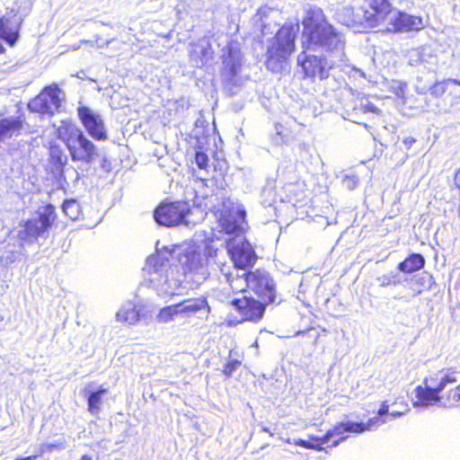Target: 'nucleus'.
I'll list each match as a JSON object with an SVG mask.
<instances>
[{
    "label": "nucleus",
    "mask_w": 460,
    "mask_h": 460,
    "mask_svg": "<svg viewBox=\"0 0 460 460\" xmlns=\"http://www.w3.org/2000/svg\"><path fill=\"white\" fill-rule=\"evenodd\" d=\"M301 46L304 51L332 52L342 49L341 32L330 22L323 8L312 6L301 21Z\"/></svg>",
    "instance_id": "f257e3e1"
},
{
    "label": "nucleus",
    "mask_w": 460,
    "mask_h": 460,
    "mask_svg": "<svg viewBox=\"0 0 460 460\" xmlns=\"http://www.w3.org/2000/svg\"><path fill=\"white\" fill-rule=\"evenodd\" d=\"M56 137L64 144L74 163L92 164L100 158L98 147L73 120H61Z\"/></svg>",
    "instance_id": "f03ea898"
},
{
    "label": "nucleus",
    "mask_w": 460,
    "mask_h": 460,
    "mask_svg": "<svg viewBox=\"0 0 460 460\" xmlns=\"http://www.w3.org/2000/svg\"><path fill=\"white\" fill-rule=\"evenodd\" d=\"M298 24L285 22L279 26L266 51L265 66L271 72H279L296 49Z\"/></svg>",
    "instance_id": "7ed1b4c3"
},
{
    "label": "nucleus",
    "mask_w": 460,
    "mask_h": 460,
    "mask_svg": "<svg viewBox=\"0 0 460 460\" xmlns=\"http://www.w3.org/2000/svg\"><path fill=\"white\" fill-rule=\"evenodd\" d=\"M458 372L451 367L430 374L424 380V386L415 388L417 402L424 406L440 403L446 407V387L457 382Z\"/></svg>",
    "instance_id": "20e7f679"
},
{
    "label": "nucleus",
    "mask_w": 460,
    "mask_h": 460,
    "mask_svg": "<svg viewBox=\"0 0 460 460\" xmlns=\"http://www.w3.org/2000/svg\"><path fill=\"white\" fill-rule=\"evenodd\" d=\"M58 219L55 207L46 204L38 211L37 217L29 218L22 224V229L18 234V238L24 243H34L40 237L47 238L49 229Z\"/></svg>",
    "instance_id": "39448f33"
},
{
    "label": "nucleus",
    "mask_w": 460,
    "mask_h": 460,
    "mask_svg": "<svg viewBox=\"0 0 460 460\" xmlns=\"http://www.w3.org/2000/svg\"><path fill=\"white\" fill-rule=\"evenodd\" d=\"M63 101L62 91L57 84L45 86L39 94L28 102L30 111L40 115H53L61 108Z\"/></svg>",
    "instance_id": "423d86ee"
},
{
    "label": "nucleus",
    "mask_w": 460,
    "mask_h": 460,
    "mask_svg": "<svg viewBox=\"0 0 460 460\" xmlns=\"http://www.w3.org/2000/svg\"><path fill=\"white\" fill-rule=\"evenodd\" d=\"M73 167L69 164L68 155L57 142H49L48 146V161L46 172L58 182L66 181V172Z\"/></svg>",
    "instance_id": "0eeeda50"
},
{
    "label": "nucleus",
    "mask_w": 460,
    "mask_h": 460,
    "mask_svg": "<svg viewBox=\"0 0 460 460\" xmlns=\"http://www.w3.org/2000/svg\"><path fill=\"white\" fill-rule=\"evenodd\" d=\"M361 11V22L368 28H376L387 22L394 7L390 0H365Z\"/></svg>",
    "instance_id": "6e6552de"
},
{
    "label": "nucleus",
    "mask_w": 460,
    "mask_h": 460,
    "mask_svg": "<svg viewBox=\"0 0 460 460\" xmlns=\"http://www.w3.org/2000/svg\"><path fill=\"white\" fill-rule=\"evenodd\" d=\"M248 289L253 292L259 299L272 304L276 299V285L266 271L256 269L247 270Z\"/></svg>",
    "instance_id": "1a4fd4ad"
},
{
    "label": "nucleus",
    "mask_w": 460,
    "mask_h": 460,
    "mask_svg": "<svg viewBox=\"0 0 460 460\" xmlns=\"http://www.w3.org/2000/svg\"><path fill=\"white\" fill-rule=\"evenodd\" d=\"M230 305L240 315L242 323H258L263 318L266 306L270 305V303L262 299H255L251 296L243 295L233 299Z\"/></svg>",
    "instance_id": "9d476101"
},
{
    "label": "nucleus",
    "mask_w": 460,
    "mask_h": 460,
    "mask_svg": "<svg viewBox=\"0 0 460 460\" xmlns=\"http://www.w3.org/2000/svg\"><path fill=\"white\" fill-rule=\"evenodd\" d=\"M189 211L183 201L162 203L154 210V218L161 226H174L183 222Z\"/></svg>",
    "instance_id": "9b49d317"
},
{
    "label": "nucleus",
    "mask_w": 460,
    "mask_h": 460,
    "mask_svg": "<svg viewBox=\"0 0 460 460\" xmlns=\"http://www.w3.org/2000/svg\"><path fill=\"white\" fill-rule=\"evenodd\" d=\"M226 248L227 253L236 269L244 270L255 264L257 256L247 240L243 239L237 243L228 241Z\"/></svg>",
    "instance_id": "f8f14e48"
},
{
    "label": "nucleus",
    "mask_w": 460,
    "mask_h": 460,
    "mask_svg": "<svg viewBox=\"0 0 460 460\" xmlns=\"http://www.w3.org/2000/svg\"><path fill=\"white\" fill-rule=\"evenodd\" d=\"M77 115L88 135L94 140L105 141L108 133L102 117L86 106L77 108Z\"/></svg>",
    "instance_id": "ddd939ff"
},
{
    "label": "nucleus",
    "mask_w": 460,
    "mask_h": 460,
    "mask_svg": "<svg viewBox=\"0 0 460 460\" xmlns=\"http://www.w3.org/2000/svg\"><path fill=\"white\" fill-rule=\"evenodd\" d=\"M303 71V78L310 79L312 82L318 78L326 80L330 75L332 65H330L323 57L308 54L299 62Z\"/></svg>",
    "instance_id": "4468645a"
},
{
    "label": "nucleus",
    "mask_w": 460,
    "mask_h": 460,
    "mask_svg": "<svg viewBox=\"0 0 460 460\" xmlns=\"http://www.w3.org/2000/svg\"><path fill=\"white\" fill-rule=\"evenodd\" d=\"M22 26V20L14 10L7 12L0 16V39L8 46L13 47L19 38Z\"/></svg>",
    "instance_id": "2eb2a0df"
},
{
    "label": "nucleus",
    "mask_w": 460,
    "mask_h": 460,
    "mask_svg": "<svg viewBox=\"0 0 460 460\" xmlns=\"http://www.w3.org/2000/svg\"><path fill=\"white\" fill-rule=\"evenodd\" d=\"M421 25V19L410 15L402 11H396L394 16L388 22L385 29L387 32H403L418 30Z\"/></svg>",
    "instance_id": "dca6fc26"
},
{
    "label": "nucleus",
    "mask_w": 460,
    "mask_h": 460,
    "mask_svg": "<svg viewBox=\"0 0 460 460\" xmlns=\"http://www.w3.org/2000/svg\"><path fill=\"white\" fill-rule=\"evenodd\" d=\"M22 116L15 118H3L0 119V142L13 136L20 135L25 125Z\"/></svg>",
    "instance_id": "f3484780"
},
{
    "label": "nucleus",
    "mask_w": 460,
    "mask_h": 460,
    "mask_svg": "<svg viewBox=\"0 0 460 460\" xmlns=\"http://www.w3.org/2000/svg\"><path fill=\"white\" fill-rule=\"evenodd\" d=\"M178 305L180 314L183 316H190L202 310H206L208 313L210 312L208 299L204 296L184 299L179 302Z\"/></svg>",
    "instance_id": "a211bd4d"
},
{
    "label": "nucleus",
    "mask_w": 460,
    "mask_h": 460,
    "mask_svg": "<svg viewBox=\"0 0 460 460\" xmlns=\"http://www.w3.org/2000/svg\"><path fill=\"white\" fill-rule=\"evenodd\" d=\"M426 261L422 254L412 252L397 264V270L404 274H412L425 267Z\"/></svg>",
    "instance_id": "6ab92c4d"
},
{
    "label": "nucleus",
    "mask_w": 460,
    "mask_h": 460,
    "mask_svg": "<svg viewBox=\"0 0 460 460\" xmlns=\"http://www.w3.org/2000/svg\"><path fill=\"white\" fill-rule=\"evenodd\" d=\"M225 265L221 267V272L225 277L226 281L233 294L245 292L248 289V279L245 272L243 275H234L230 272L229 269L225 270Z\"/></svg>",
    "instance_id": "aec40b11"
},
{
    "label": "nucleus",
    "mask_w": 460,
    "mask_h": 460,
    "mask_svg": "<svg viewBox=\"0 0 460 460\" xmlns=\"http://www.w3.org/2000/svg\"><path fill=\"white\" fill-rule=\"evenodd\" d=\"M116 319L123 324L134 325L140 320V313L137 306L130 303L117 312Z\"/></svg>",
    "instance_id": "412c9836"
},
{
    "label": "nucleus",
    "mask_w": 460,
    "mask_h": 460,
    "mask_svg": "<svg viewBox=\"0 0 460 460\" xmlns=\"http://www.w3.org/2000/svg\"><path fill=\"white\" fill-rule=\"evenodd\" d=\"M345 433L342 422H339L329 429L323 436L319 437L317 440L320 441L322 447L328 443H330L331 446L336 447L340 442L346 438L344 436Z\"/></svg>",
    "instance_id": "4be33fe9"
},
{
    "label": "nucleus",
    "mask_w": 460,
    "mask_h": 460,
    "mask_svg": "<svg viewBox=\"0 0 460 460\" xmlns=\"http://www.w3.org/2000/svg\"><path fill=\"white\" fill-rule=\"evenodd\" d=\"M379 422V419L376 417L370 418L367 422H342L345 432L360 434L365 431L371 430L374 427H376Z\"/></svg>",
    "instance_id": "5701e85b"
},
{
    "label": "nucleus",
    "mask_w": 460,
    "mask_h": 460,
    "mask_svg": "<svg viewBox=\"0 0 460 460\" xmlns=\"http://www.w3.org/2000/svg\"><path fill=\"white\" fill-rule=\"evenodd\" d=\"M108 388L100 386L96 391L90 392L87 396V409L91 413H96L102 403V397L108 394Z\"/></svg>",
    "instance_id": "b1692460"
},
{
    "label": "nucleus",
    "mask_w": 460,
    "mask_h": 460,
    "mask_svg": "<svg viewBox=\"0 0 460 460\" xmlns=\"http://www.w3.org/2000/svg\"><path fill=\"white\" fill-rule=\"evenodd\" d=\"M220 226L223 231L227 234L240 235L243 233L242 223L228 215L221 219Z\"/></svg>",
    "instance_id": "393cba45"
},
{
    "label": "nucleus",
    "mask_w": 460,
    "mask_h": 460,
    "mask_svg": "<svg viewBox=\"0 0 460 460\" xmlns=\"http://www.w3.org/2000/svg\"><path fill=\"white\" fill-rule=\"evenodd\" d=\"M449 83H452L456 85L460 86V80L457 79H444L441 81L435 82L430 87H429V93L435 97V98H440L442 97L447 90V85Z\"/></svg>",
    "instance_id": "a878e982"
},
{
    "label": "nucleus",
    "mask_w": 460,
    "mask_h": 460,
    "mask_svg": "<svg viewBox=\"0 0 460 460\" xmlns=\"http://www.w3.org/2000/svg\"><path fill=\"white\" fill-rule=\"evenodd\" d=\"M178 303L164 306L158 313V319L162 322H169L173 320L177 315H181Z\"/></svg>",
    "instance_id": "bb28decb"
},
{
    "label": "nucleus",
    "mask_w": 460,
    "mask_h": 460,
    "mask_svg": "<svg viewBox=\"0 0 460 460\" xmlns=\"http://www.w3.org/2000/svg\"><path fill=\"white\" fill-rule=\"evenodd\" d=\"M446 407H456L460 406V384L454 389L446 391Z\"/></svg>",
    "instance_id": "cd10ccee"
},
{
    "label": "nucleus",
    "mask_w": 460,
    "mask_h": 460,
    "mask_svg": "<svg viewBox=\"0 0 460 460\" xmlns=\"http://www.w3.org/2000/svg\"><path fill=\"white\" fill-rule=\"evenodd\" d=\"M79 206L75 200H65L62 204L64 213L71 220H75L79 215Z\"/></svg>",
    "instance_id": "c85d7f7f"
},
{
    "label": "nucleus",
    "mask_w": 460,
    "mask_h": 460,
    "mask_svg": "<svg viewBox=\"0 0 460 460\" xmlns=\"http://www.w3.org/2000/svg\"><path fill=\"white\" fill-rule=\"evenodd\" d=\"M377 280L380 282V285L382 287L396 286L400 284V279L398 276L394 272L384 274L378 277Z\"/></svg>",
    "instance_id": "c756f323"
},
{
    "label": "nucleus",
    "mask_w": 460,
    "mask_h": 460,
    "mask_svg": "<svg viewBox=\"0 0 460 460\" xmlns=\"http://www.w3.org/2000/svg\"><path fill=\"white\" fill-rule=\"evenodd\" d=\"M242 365L239 359H228L225 364L222 373L226 376H232L233 373Z\"/></svg>",
    "instance_id": "7c9ffc66"
},
{
    "label": "nucleus",
    "mask_w": 460,
    "mask_h": 460,
    "mask_svg": "<svg viewBox=\"0 0 460 460\" xmlns=\"http://www.w3.org/2000/svg\"><path fill=\"white\" fill-rule=\"evenodd\" d=\"M389 407H390V404L388 403V402L383 401L380 404L378 411H377V415L384 416V415L390 414L394 418H398V417H401L404 413V411H390Z\"/></svg>",
    "instance_id": "2f4dec72"
},
{
    "label": "nucleus",
    "mask_w": 460,
    "mask_h": 460,
    "mask_svg": "<svg viewBox=\"0 0 460 460\" xmlns=\"http://www.w3.org/2000/svg\"><path fill=\"white\" fill-rule=\"evenodd\" d=\"M318 438L319 437L312 438V440H315V443H312L310 441L304 440V439L300 438V439H297L295 441V445L300 446L302 447L308 448V449L321 450L323 448V447H322V444H320V441L317 440Z\"/></svg>",
    "instance_id": "473e14b6"
},
{
    "label": "nucleus",
    "mask_w": 460,
    "mask_h": 460,
    "mask_svg": "<svg viewBox=\"0 0 460 460\" xmlns=\"http://www.w3.org/2000/svg\"><path fill=\"white\" fill-rule=\"evenodd\" d=\"M195 162L199 169L206 170L208 167L209 158L205 152L198 151L195 154Z\"/></svg>",
    "instance_id": "72a5a7b5"
},
{
    "label": "nucleus",
    "mask_w": 460,
    "mask_h": 460,
    "mask_svg": "<svg viewBox=\"0 0 460 460\" xmlns=\"http://www.w3.org/2000/svg\"><path fill=\"white\" fill-rule=\"evenodd\" d=\"M362 111L364 112L370 111V112H373V113H376V114L380 113V110L377 107H376L375 105L371 104V103H367V104L364 105L362 107Z\"/></svg>",
    "instance_id": "f704fd0d"
},
{
    "label": "nucleus",
    "mask_w": 460,
    "mask_h": 460,
    "mask_svg": "<svg viewBox=\"0 0 460 460\" xmlns=\"http://www.w3.org/2000/svg\"><path fill=\"white\" fill-rule=\"evenodd\" d=\"M454 183L456 188L460 191V168L456 170L454 176Z\"/></svg>",
    "instance_id": "c9c22d12"
},
{
    "label": "nucleus",
    "mask_w": 460,
    "mask_h": 460,
    "mask_svg": "<svg viewBox=\"0 0 460 460\" xmlns=\"http://www.w3.org/2000/svg\"><path fill=\"white\" fill-rule=\"evenodd\" d=\"M414 142L415 139L413 137H406L403 139V143L407 147H410Z\"/></svg>",
    "instance_id": "e433bc0d"
},
{
    "label": "nucleus",
    "mask_w": 460,
    "mask_h": 460,
    "mask_svg": "<svg viewBox=\"0 0 460 460\" xmlns=\"http://www.w3.org/2000/svg\"><path fill=\"white\" fill-rule=\"evenodd\" d=\"M213 51L210 47L205 48L202 49V55L204 57H210L212 55Z\"/></svg>",
    "instance_id": "4c0bfd02"
},
{
    "label": "nucleus",
    "mask_w": 460,
    "mask_h": 460,
    "mask_svg": "<svg viewBox=\"0 0 460 460\" xmlns=\"http://www.w3.org/2000/svg\"><path fill=\"white\" fill-rule=\"evenodd\" d=\"M6 52V49L4 48V46L2 44V42L0 41V55H4L5 54Z\"/></svg>",
    "instance_id": "58836bf2"
},
{
    "label": "nucleus",
    "mask_w": 460,
    "mask_h": 460,
    "mask_svg": "<svg viewBox=\"0 0 460 460\" xmlns=\"http://www.w3.org/2000/svg\"><path fill=\"white\" fill-rule=\"evenodd\" d=\"M79 460H92V457L88 455H84L80 457Z\"/></svg>",
    "instance_id": "ea45409f"
},
{
    "label": "nucleus",
    "mask_w": 460,
    "mask_h": 460,
    "mask_svg": "<svg viewBox=\"0 0 460 460\" xmlns=\"http://www.w3.org/2000/svg\"><path fill=\"white\" fill-rule=\"evenodd\" d=\"M301 185L303 187V189H305L306 187V183L305 181H301Z\"/></svg>",
    "instance_id": "a19ab883"
},
{
    "label": "nucleus",
    "mask_w": 460,
    "mask_h": 460,
    "mask_svg": "<svg viewBox=\"0 0 460 460\" xmlns=\"http://www.w3.org/2000/svg\"><path fill=\"white\" fill-rule=\"evenodd\" d=\"M55 446L54 445H48V449L51 450Z\"/></svg>",
    "instance_id": "79ce46f5"
},
{
    "label": "nucleus",
    "mask_w": 460,
    "mask_h": 460,
    "mask_svg": "<svg viewBox=\"0 0 460 460\" xmlns=\"http://www.w3.org/2000/svg\"><path fill=\"white\" fill-rule=\"evenodd\" d=\"M267 27H268V25H267V24H262V26H261V31H263L264 29H266Z\"/></svg>",
    "instance_id": "37998d69"
},
{
    "label": "nucleus",
    "mask_w": 460,
    "mask_h": 460,
    "mask_svg": "<svg viewBox=\"0 0 460 460\" xmlns=\"http://www.w3.org/2000/svg\"><path fill=\"white\" fill-rule=\"evenodd\" d=\"M309 441L312 442V443H315V440H312V438H310Z\"/></svg>",
    "instance_id": "c03bdc74"
},
{
    "label": "nucleus",
    "mask_w": 460,
    "mask_h": 460,
    "mask_svg": "<svg viewBox=\"0 0 460 460\" xmlns=\"http://www.w3.org/2000/svg\"><path fill=\"white\" fill-rule=\"evenodd\" d=\"M402 1V0H398V2H400V3H401Z\"/></svg>",
    "instance_id": "a18cd8bd"
}]
</instances>
